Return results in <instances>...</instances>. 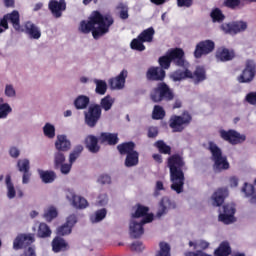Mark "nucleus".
<instances>
[{
    "label": "nucleus",
    "instance_id": "obj_1",
    "mask_svg": "<svg viewBox=\"0 0 256 256\" xmlns=\"http://www.w3.org/2000/svg\"><path fill=\"white\" fill-rule=\"evenodd\" d=\"M111 25H113V17L94 11L87 20L80 22L79 31L86 34L92 33L95 39H101L103 35L109 33Z\"/></svg>",
    "mask_w": 256,
    "mask_h": 256
},
{
    "label": "nucleus",
    "instance_id": "obj_2",
    "mask_svg": "<svg viewBox=\"0 0 256 256\" xmlns=\"http://www.w3.org/2000/svg\"><path fill=\"white\" fill-rule=\"evenodd\" d=\"M168 168L170 169V189L181 195L185 191V160L179 154L168 158Z\"/></svg>",
    "mask_w": 256,
    "mask_h": 256
},
{
    "label": "nucleus",
    "instance_id": "obj_3",
    "mask_svg": "<svg viewBox=\"0 0 256 256\" xmlns=\"http://www.w3.org/2000/svg\"><path fill=\"white\" fill-rule=\"evenodd\" d=\"M153 221V214L149 213V207L138 205L136 206L132 213L129 222V234L137 239L143 235V225L145 223H151Z\"/></svg>",
    "mask_w": 256,
    "mask_h": 256
},
{
    "label": "nucleus",
    "instance_id": "obj_4",
    "mask_svg": "<svg viewBox=\"0 0 256 256\" xmlns=\"http://www.w3.org/2000/svg\"><path fill=\"white\" fill-rule=\"evenodd\" d=\"M169 77L174 82L191 79L193 83H201V81H205V79H207V74L205 72V68L201 66L196 67L194 72L191 71V64L188 62L187 66H183L182 69H178L170 73Z\"/></svg>",
    "mask_w": 256,
    "mask_h": 256
},
{
    "label": "nucleus",
    "instance_id": "obj_5",
    "mask_svg": "<svg viewBox=\"0 0 256 256\" xmlns=\"http://www.w3.org/2000/svg\"><path fill=\"white\" fill-rule=\"evenodd\" d=\"M158 63L160 65V69H169V67H171V63L180 67L179 69H183V67H187L189 65V61L185 59V51L181 48L168 50L164 56L159 58Z\"/></svg>",
    "mask_w": 256,
    "mask_h": 256
},
{
    "label": "nucleus",
    "instance_id": "obj_6",
    "mask_svg": "<svg viewBox=\"0 0 256 256\" xmlns=\"http://www.w3.org/2000/svg\"><path fill=\"white\" fill-rule=\"evenodd\" d=\"M208 149L211 153V159L213 161V170L215 173H222V171H228L231 168L227 156L223 155V151L215 142L208 143Z\"/></svg>",
    "mask_w": 256,
    "mask_h": 256
},
{
    "label": "nucleus",
    "instance_id": "obj_7",
    "mask_svg": "<svg viewBox=\"0 0 256 256\" xmlns=\"http://www.w3.org/2000/svg\"><path fill=\"white\" fill-rule=\"evenodd\" d=\"M173 91L167 84L165 83H160L152 89L150 92V99L154 103H161V101H171L173 100Z\"/></svg>",
    "mask_w": 256,
    "mask_h": 256
},
{
    "label": "nucleus",
    "instance_id": "obj_8",
    "mask_svg": "<svg viewBox=\"0 0 256 256\" xmlns=\"http://www.w3.org/2000/svg\"><path fill=\"white\" fill-rule=\"evenodd\" d=\"M219 136L230 145H243L247 141V135L235 130L220 129Z\"/></svg>",
    "mask_w": 256,
    "mask_h": 256
},
{
    "label": "nucleus",
    "instance_id": "obj_9",
    "mask_svg": "<svg viewBox=\"0 0 256 256\" xmlns=\"http://www.w3.org/2000/svg\"><path fill=\"white\" fill-rule=\"evenodd\" d=\"M191 114L184 112L181 115H172L169 119V127L173 133H181L191 123Z\"/></svg>",
    "mask_w": 256,
    "mask_h": 256
},
{
    "label": "nucleus",
    "instance_id": "obj_10",
    "mask_svg": "<svg viewBox=\"0 0 256 256\" xmlns=\"http://www.w3.org/2000/svg\"><path fill=\"white\" fill-rule=\"evenodd\" d=\"M215 51V41L211 39H205L198 42L195 46L193 55L195 59H201V57H207Z\"/></svg>",
    "mask_w": 256,
    "mask_h": 256
},
{
    "label": "nucleus",
    "instance_id": "obj_11",
    "mask_svg": "<svg viewBox=\"0 0 256 256\" xmlns=\"http://www.w3.org/2000/svg\"><path fill=\"white\" fill-rule=\"evenodd\" d=\"M218 221H221L224 225H231V223H235V204H224L223 207L220 208Z\"/></svg>",
    "mask_w": 256,
    "mask_h": 256
},
{
    "label": "nucleus",
    "instance_id": "obj_12",
    "mask_svg": "<svg viewBox=\"0 0 256 256\" xmlns=\"http://www.w3.org/2000/svg\"><path fill=\"white\" fill-rule=\"evenodd\" d=\"M256 75V65L253 60H248L246 62L245 68L242 73L237 76L236 80L238 83H251L255 79Z\"/></svg>",
    "mask_w": 256,
    "mask_h": 256
},
{
    "label": "nucleus",
    "instance_id": "obj_13",
    "mask_svg": "<svg viewBox=\"0 0 256 256\" xmlns=\"http://www.w3.org/2000/svg\"><path fill=\"white\" fill-rule=\"evenodd\" d=\"M129 77V70L122 69L118 75L112 77L108 80V83L114 91H122L127 83V78Z\"/></svg>",
    "mask_w": 256,
    "mask_h": 256
},
{
    "label": "nucleus",
    "instance_id": "obj_14",
    "mask_svg": "<svg viewBox=\"0 0 256 256\" xmlns=\"http://www.w3.org/2000/svg\"><path fill=\"white\" fill-rule=\"evenodd\" d=\"M240 193L244 199H247L250 205H256V178L253 184L244 182L240 188Z\"/></svg>",
    "mask_w": 256,
    "mask_h": 256
},
{
    "label": "nucleus",
    "instance_id": "obj_15",
    "mask_svg": "<svg viewBox=\"0 0 256 256\" xmlns=\"http://www.w3.org/2000/svg\"><path fill=\"white\" fill-rule=\"evenodd\" d=\"M8 21L12 23L15 31H25V29L19 23V11L14 10L11 13L6 14L0 21L1 27H3L4 29H9Z\"/></svg>",
    "mask_w": 256,
    "mask_h": 256
},
{
    "label": "nucleus",
    "instance_id": "obj_16",
    "mask_svg": "<svg viewBox=\"0 0 256 256\" xmlns=\"http://www.w3.org/2000/svg\"><path fill=\"white\" fill-rule=\"evenodd\" d=\"M84 115L86 125H88V127H95L99 119H101V106H90L89 109L84 112Z\"/></svg>",
    "mask_w": 256,
    "mask_h": 256
},
{
    "label": "nucleus",
    "instance_id": "obj_17",
    "mask_svg": "<svg viewBox=\"0 0 256 256\" xmlns=\"http://www.w3.org/2000/svg\"><path fill=\"white\" fill-rule=\"evenodd\" d=\"M67 156L63 152L56 151L53 154V167L60 171L62 175H69L68 170L70 165H67Z\"/></svg>",
    "mask_w": 256,
    "mask_h": 256
},
{
    "label": "nucleus",
    "instance_id": "obj_18",
    "mask_svg": "<svg viewBox=\"0 0 256 256\" xmlns=\"http://www.w3.org/2000/svg\"><path fill=\"white\" fill-rule=\"evenodd\" d=\"M66 199H68L70 205H72L74 209H87V207H89V201L73 191L68 192Z\"/></svg>",
    "mask_w": 256,
    "mask_h": 256
},
{
    "label": "nucleus",
    "instance_id": "obj_19",
    "mask_svg": "<svg viewBox=\"0 0 256 256\" xmlns=\"http://www.w3.org/2000/svg\"><path fill=\"white\" fill-rule=\"evenodd\" d=\"M34 242L35 237L32 234H18L13 240V249L19 251V249H23V247H27V245Z\"/></svg>",
    "mask_w": 256,
    "mask_h": 256
},
{
    "label": "nucleus",
    "instance_id": "obj_20",
    "mask_svg": "<svg viewBox=\"0 0 256 256\" xmlns=\"http://www.w3.org/2000/svg\"><path fill=\"white\" fill-rule=\"evenodd\" d=\"M229 197V188H218L211 196L210 203L213 207H221L225 199Z\"/></svg>",
    "mask_w": 256,
    "mask_h": 256
},
{
    "label": "nucleus",
    "instance_id": "obj_21",
    "mask_svg": "<svg viewBox=\"0 0 256 256\" xmlns=\"http://www.w3.org/2000/svg\"><path fill=\"white\" fill-rule=\"evenodd\" d=\"M54 147L56 151L59 152H67L71 150V140L65 134H59L56 136V140L54 142Z\"/></svg>",
    "mask_w": 256,
    "mask_h": 256
},
{
    "label": "nucleus",
    "instance_id": "obj_22",
    "mask_svg": "<svg viewBox=\"0 0 256 256\" xmlns=\"http://www.w3.org/2000/svg\"><path fill=\"white\" fill-rule=\"evenodd\" d=\"M177 205L175 202L171 201L169 197H163L158 204L157 217H163V215H167L170 209H175Z\"/></svg>",
    "mask_w": 256,
    "mask_h": 256
},
{
    "label": "nucleus",
    "instance_id": "obj_23",
    "mask_svg": "<svg viewBox=\"0 0 256 256\" xmlns=\"http://www.w3.org/2000/svg\"><path fill=\"white\" fill-rule=\"evenodd\" d=\"M215 58L217 61H220L221 63L231 61L235 58V51H233V49H229L226 47H220L216 51Z\"/></svg>",
    "mask_w": 256,
    "mask_h": 256
},
{
    "label": "nucleus",
    "instance_id": "obj_24",
    "mask_svg": "<svg viewBox=\"0 0 256 256\" xmlns=\"http://www.w3.org/2000/svg\"><path fill=\"white\" fill-rule=\"evenodd\" d=\"M49 9L54 17L59 18L63 15V11L67 9V4L65 0H52L49 3Z\"/></svg>",
    "mask_w": 256,
    "mask_h": 256
},
{
    "label": "nucleus",
    "instance_id": "obj_25",
    "mask_svg": "<svg viewBox=\"0 0 256 256\" xmlns=\"http://www.w3.org/2000/svg\"><path fill=\"white\" fill-rule=\"evenodd\" d=\"M84 143L90 153H99V151H101V146L99 145V136L97 138V136L90 134L85 137Z\"/></svg>",
    "mask_w": 256,
    "mask_h": 256
},
{
    "label": "nucleus",
    "instance_id": "obj_26",
    "mask_svg": "<svg viewBox=\"0 0 256 256\" xmlns=\"http://www.w3.org/2000/svg\"><path fill=\"white\" fill-rule=\"evenodd\" d=\"M51 247L53 253H63L65 251H68L69 242L59 236H56L51 242Z\"/></svg>",
    "mask_w": 256,
    "mask_h": 256
},
{
    "label": "nucleus",
    "instance_id": "obj_27",
    "mask_svg": "<svg viewBox=\"0 0 256 256\" xmlns=\"http://www.w3.org/2000/svg\"><path fill=\"white\" fill-rule=\"evenodd\" d=\"M146 77L150 81H163L165 79V70L161 67H150L146 72Z\"/></svg>",
    "mask_w": 256,
    "mask_h": 256
},
{
    "label": "nucleus",
    "instance_id": "obj_28",
    "mask_svg": "<svg viewBox=\"0 0 256 256\" xmlns=\"http://www.w3.org/2000/svg\"><path fill=\"white\" fill-rule=\"evenodd\" d=\"M99 142L101 145H117L119 137L115 133L102 132L99 135Z\"/></svg>",
    "mask_w": 256,
    "mask_h": 256
},
{
    "label": "nucleus",
    "instance_id": "obj_29",
    "mask_svg": "<svg viewBox=\"0 0 256 256\" xmlns=\"http://www.w3.org/2000/svg\"><path fill=\"white\" fill-rule=\"evenodd\" d=\"M37 173L42 183H45V185H49L53 183L55 179H57V173H55L53 170L38 169Z\"/></svg>",
    "mask_w": 256,
    "mask_h": 256
},
{
    "label": "nucleus",
    "instance_id": "obj_30",
    "mask_svg": "<svg viewBox=\"0 0 256 256\" xmlns=\"http://www.w3.org/2000/svg\"><path fill=\"white\" fill-rule=\"evenodd\" d=\"M189 247H193L195 251H207V249H211V242H209V240L199 238L190 241Z\"/></svg>",
    "mask_w": 256,
    "mask_h": 256
},
{
    "label": "nucleus",
    "instance_id": "obj_31",
    "mask_svg": "<svg viewBox=\"0 0 256 256\" xmlns=\"http://www.w3.org/2000/svg\"><path fill=\"white\" fill-rule=\"evenodd\" d=\"M23 29L27 34H29V37H31V39L41 38V30L37 26H35V24L33 23L27 22L24 25Z\"/></svg>",
    "mask_w": 256,
    "mask_h": 256
},
{
    "label": "nucleus",
    "instance_id": "obj_32",
    "mask_svg": "<svg viewBox=\"0 0 256 256\" xmlns=\"http://www.w3.org/2000/svg\"><path fill=\"white\" fill-rule=\"evenodd\" d=\"M231 244L228 241H223L219 246L214 250V256H229L231 255Z\"/></svg>",
    "mask_w": 256,
    "mask_h": 256
},
{
    "label": "nucleus",
    "instance_id": "obj_33",
    "mask_svg": "<svg viewBox=\"0 0 256 256\" xmlns=\"http://www.w3.org/2000/svg\"><path fill=\"white\" fill-rule=\"evenodd\" d=\"M5 185H6V196L9 199H15V197H17V190L15 189V184L13 183V180L11 179L10 175L6 176Z\"/></svg>",
    "mask_w": 256,
    "mask_h": 256
},
{
    "label": "nucleus",
    "instance_id": "obj_34",
    "mask_svg": "<svg viewBox=\"0 0 256 256\" xmlns=\"http://www.w3.org/2000/svg\"><path fill=\"white\" fill-rule=\"evenodd\" d=\"M42 133L46 139H55L57 135V129L55 128V124L47 122L42 127Z\"/></svg>",
    "mask_w": 256,
    "mask_h": 256
},
{
    "label": "nucleus",
    "instance_id": "obj_35",
    "mask_svg": "<svg viewBox=\"0 0 256 256\" xmlns=\"http://www.w3.org/2000/svg\"><path fill=\"white\" fill-rule=\"evenodd\" d=\"M12 111L13 108H11V105L5 102V99L0 98V119H7Z\"/></svg>",
    "mask_w": 256,
    "mask_h": 256
},
{
    "label": "nucleus",
    "instance_id": "obj_36",
    "mask_svg": "<svg viewBox=\"0 0 256 256\" xmlns=\"http://www.w3.org/2000/svg\"><path fill=\"white\" fill-rule=\"evenodd\" d=\"M117 149L121 155H129L135 153V143L126 142L117 146Z\"/></svg>",
    "mask_w": 256,
    "mask_h": 256
},
{
    "label": "nucleus",
    "instance_id": "obj_37",
    "mask_svg": "<svg viewBox=\"0 0 256 256\" xmlns=\"http://www.w3.org/2000/svg\"><path fill=\"white\" fill-rule=\"evenodd\" d=\"M89 102L90 99L88 96L85 95H79L76 97V99L74 100V106L76 107V109L78 110H83L86 107H89Z\"/></svg>",
    "mask_w": 256,
    "mask_h": 256
},
{
    "label": "nucleus",
    "instance_id": "obj_38",
    "mask_svg": "<svg viewBox=\"0 0 256 256\" xmlns=\"http://www.w3.org/2000/svg\"><path fill=\"white\" fill-rule=\"evenodd\" d=\"M139 165V152L135 151L126 155L125 166L126 167H135Z\"/></svg>",
    "mask_w": 256,
    "mask_h": 256
},
{
    "label": "nucleus",
    "instance_id": "obj_39",
    "mask_svg": "<svg viewBox=\"0 0 256 256\" xmlns=\"http://www.w3.org/2000/svg\"><path fill=\"white\" fill-rule=\"evenodd\" d=\"M58 215H59V211L57 210V207H55V206H48L45 209L44 218L49 223H51V221H53V219H57Z\"/></svg>",
    "mask_w": 256,
    "mask_h": 256
},
{
    "label": "nucleus",
    "instance_id": "obj_40",
    "mask_svg": "<svg viewBox=\"0 0 256 256\" xmlns=\"http://www.w3.org/2000/svg\"><path fill=\"white\" fill-rule=\"evenodd\" d=\"M210 17L213 23H223L225 21V14L219 8H214L210 12Z\"/></svg>",
    "mask_w": 256,
    "mask_h": 256
},
{
    "label": "nucleus",
    "instance_id": "obj_41",
    "mask_svg": "<svg viewBox=\"0 0 256 256\" xmlns=\"http://www.w3.org/2000/svg\"><path fill=\"white\" fill-rule=\"evenodd\" d=\"M248 24L246 21H233L232 22V31L233 35H237L238 33H243V31H247Z\"/></svg>",
    "mask_w": 256,
    "mask_h": 256
},
{
    "label": "nucleus",
    "instance_id": "obj_42",
    "mask_svg": "<svg viewBox=\"0 0 256 256\" xmlns=\"http://www.w3.org/2000/svg\"><path fill=\"white\" fill-rule=\"evenodd\" d=\"M153 35H155V30L148 28L138 36V39L143 43H151V41H153Z\"/></svg>",
    "mask_w": 256,
    "mask_h": 256
},
{
    "label": "nucleus",
    "instance_id": "obj_43",
    "mask_svg": "<svg viewBox=\"0 0 256 256\" xmlns=\"http://www.w3.org/2000/svg\"><path fill=\"white\" fill-rule=\"evenodd\" d=\"M17 169L20 173H28L31 169V161L27 158L18 160Z\"/></svg>",
    "mask_w": 256,
    "mask_h": 256
},
{
    "label": "nucleus",
    "instance_id": "obj_44",
    "mask_svg": "<svg viewBox=\"0 0 256 256\" xmlns=\"http://www.w3.org/2000/svg\"><path fill=\"white\" fill-rule=\"evenodd\" d=\"M105 217H107V209L101 208L91 215L90 221L92 223H99L100 221H103Z\"/></svg>",
    "mask_w": 256,
    "mask_h": 256
},
{
    "label": "nucleus",
    "instance_id": "obj_45",
    "mask_svg": "<svg viewBox=\"0 0 256 256\" xmlns=\"http://www.w3.org/2000/svg\"><path fill=\"white\" fill-rule=\"evenodd\" d=\"M51 228H49V225L45 224V223H40L38 226V231H37V235L42 238L45 239L47 237H51Z\"/></svg>",
    "mask_w": 256,
    "mask_h": 256
},
{
    "label": "nucleus",
    "instance_id": "obj_46",
    "mask_svg": "<svg viewBox=\"0 0 256 256\" xmlns=\"http://www.w3.org/2000/svg\"><path fill=\"white\" fill-rule=\"evenodd\" d=\"M115 103V98L107 95L100 101V107L104 109V111H111L113 104Z\"/></svg>",
    "mask_w": 256,
    "mask_h": 256
},
{
    "label": "nucleus",
    "instance_id": "obj_47",
    "mask_svg": "<svg viewBox=\"0 0 256 256\" xmlns=\"http://www.w3.org/2000/svg\"><path fill=\"white\" fill-rule=\"evenodd\" d=\"M94 83L96 85L95 91L98 95H105L107 93V82L105 80L95 79Z\"/></svg>",
    "mask_w": 256,
    "mask_h": 256
},
{
    "label": "nucleus",
    "instance_id": "obj_48",
    "mask_svg": "<svg viewBox=\"0 0 256 256\" xmlns=\"http://www.w3.org/2000/svg\"><path fill=\"white\" fill-rule=\"evenodd\" d=\"M160 250L157 252L156 256H171V246L166 242H161L159 244Z\"/></svg>",
    "mask_w": 256,
    "mask_h": 256
},
{
    "label": "nucleus",
    "instance_id": "obj_49",
    "mask_svg": "<svg viewBox=\"0 0 256 256\" xmlns=\"http://www.w3.org/2000/svg\"><path fill=\"white\" fill-rule=\"evenodd\" d=\"M165 117V109L162 106L155 105L152 112V118L159 120L164 119Z\"/></svg>",
    "mask_w": 256,
    "mask_h": 256
},
{
    "label": "nucleus",
    "instance_id": "obj_50",
    "mask_svg": "<svg viewBox=\"0 0 256 256\" xmlns=\"http://www.w3.org/2000/svg\"><path fill=\"white\" fill-rule=\"evenodd\" d=\"M154 147L157 148L160 153H164V155H169V153H171V147L165 144L162 140L155 142Z\"/></svg>",
    "mask_w": 256,
    "mask_h": 256
},
{
    "label": "nucleus",
    "instance_id": "obj_51",
    "mask_svg": "<svg viewBox=\"0 0 256 256\" xmlns=\"http://www.w3.org/2000/svg\"><path fill=\"white\" fill-rule=\"evenodd\" d=\"M4 95L8 99H15V97H17V91L13 85L6 84L4 88Z\"/></svg>",
    "mask_w": 256,
    "mask_h": 256
},
{
    "label": "nucleus",
    "instance_id": "obj_52",
    "mask_svg": "<svg viewBox=\"0 0 256 256\" xmlns=\"http://www.w3.org/2000/svg\"><path fill=\"white\" fill-rule=\"evenodd\" d=\"M79 159V152L73 151L72 153L69 154L68 156V162H66V165H70L67 168L68 175L71 173V169H73V163H75Z\"/></svg>",
    "mask_w": 256,
    "mask_h": 256
},
{
    "label": "nucleus",
    "instance_id": "obj_53",
    "mask_svg": "<svg viewBox=\"0 0 256 256\" xmlns=\"http://www.w3.org/2000/svg\"><path fill=\"white\" fill-rule=\"evenodd\" d=\"M244 103L256 107V91H250L244 96Z\"/></svg>",
    "mask_w": 256,
    "mask_h": 256
},
{
    "label": "nucleus",
    "instance_id": "obj_54",
    "mask_svg": "<svg viewBox=\"0 0 256 256\" xmlns=\"http://www.w3.org/2000/svg\"><path fill=\"white\" fill-rule=\"evenodd\" d=\"M71 231H73L71 226H68V224H63L57 228L56 234L60 237H65L66 235H71Z\"/></svg>",
    "mask_w": 256,
    "mask_h": 256
},
{
    "label": "nucleus",
    "instance_id": "obj_55",
    "mask_svg": "<svg viewBox=\"0 0 256 256\" xmlns=\"http://www.w3.org/2000/svg\"><path fill=\"white\" fill-rule=\"evenodd\" d=\"M131 49H134L135 51H145V45L143 44V41L139 38H135L130 43Z\"/></svg>",
    "mask_w": 256,
    "mask_h": 256
},
{
    "label": "nucleus",
    "instance_id": "obj_56",
    "mask_svg": "<svg viewBox=\"0 0 256 256\" xmlns=\"http://www.w3.org/2000/svg\"><path fill=\"white\" fill-rule=\"evenodd\" d=\"M97 183L100 185H111V175L102 173L97 177Z\"/></svg>",
    "mask_w": 256,
    "mask_h": 256
},
{
    "label": "nucleus",
    "instance_id": "obj_57",
    "mask_svg": "<svg viewBox=\"0 0 256 256\" xmlns=\"http://www.w3.org/2000/svg\"><path fill=\"white\" fill-rule=\"evenodd\" d=\"M221 31L227 35H233V22H226L220 26Z\"/></svg>",
    "mask_w": 256,
    "mask_h": 256
},
{
    "label": "nucleus",
    "instance_id": "obj_58",
    "mask_svg": "<svg viewBox=\"0 0 256 256\" xmlns=\"http://www.w3.org/2000/svg\"><path fill=\"white\" fill-rule=\"evenodd\" d=\"M109 203V196L107 193H100L97 200V205L100 207H105Z\"/></svg>",
    "mask_w": 256,
    "mask_h": 256
},
{
    "label": "nucleus",
    "instance_id": "obj_59",
    "mask_svg": "<svg viewBox=\"0 0 256 256\" xmlns=\"http://www.w3.org/2000/svg\"><path fill=\"white\" fill-rule=\"evenodd\" d=\"M8 153L10 157H12V159H19L21 155V150H19V148L16 146H11L8 150Z\"/></svg>",
    "mask_w": 256,
    "mask_h": 256
},
{
    "label": "nucleus",
    "instance_id": "obj_60",
    "mask_svg": "<svg viewBox=\"0 0 256 256\" xmlns=\"http://www.w3.org/2000/svg\"><path fill=\"white\" fill-rule=\"evenodd\" d=\"M65 224L73 229V227H75V225L77 224V215H75V214L68 215L66 217Z\"/></svg>",
    "mask_w": 256,
    "mask_h": 256
},
{
    "label": "nucleus",
    "instance_id": "obj_61",
    "mask_svg": "<svg viewBox=\"0 0 256 256\" xmlns=\"http://www.w3.org/2000/svg\"><path fill=\"white\" fill-rule=\"evenodd\" d=\"M228 186L230 189H237V187H239V177L230 176L228 179Z\"/></svg>",
    "mask_w": 256,
    "mask_h": 256
},
{
    "label": "nucleus",
    "instance_id": "obj_62",
    "mask_svg": "<svg viewBox=\"0 0 256 256\" xmlns=\"http://www.w3.org/2000/svg\"><path fill=\"white\" fill-rule=\"evenodd\" d=\"M224 5L230 9H237L241 5V0H225Z\"/></svg>",
    "mask_w": 256,
    "mask_h": 256
},
{
    "label": "nucleus",
    "instance_id": "obj_63",
    "mask_svg": "<svg viewBox=\"0 0 256 256\" xmlns=\"http://www.w3.org/2000/svg\"><path fill=\"white\" fill-rule=\"evenodd\" d=\"M178 7H191L193 5V0H177Z\"/></svg>",
    "mask_w": 256,
    "mask_h": 256
},
{
    "label": "nucleus",
    "instance_id": "obj_64",
    "mask_svg": "<svg viewBox=\"0 0 256 256\" xmlns=\"http://www.w3.org/2000/svg\"><path fill=\"white\" fill-rule=\"evenodd\" d=\"M20 256H37V253L35 252V248L29 247Z\"/></svg>",
    "mask_w": 256,
    "mask_h": 256
}]
</instances>
